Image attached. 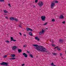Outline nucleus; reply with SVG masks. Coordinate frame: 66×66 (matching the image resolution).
Listing matches in <instances>:
<instances>
[{
	"label": "nucleus",
	"mask_w": 66,
	"mask_h": 66,
	"mask_svg": "<svg viewBox=\"0 0 66 66\" xmlns=\"http://www.w3.org/2000/svg\"><path fill=\"white\" fill-rule=\"evenodd\" d=\"M16 48L17 47L16 46H14L12 48V49L13 50H15V49H16Z\"/></svg>",
	"instance_id": "7"
},
{
	"label": "nucleus",
	"mask_w": 66,
	"mask_h": 66,
	"mask_svg": "<svg viewBox=\"0 0 66 66\" xmlns=\"http://www.w3.org/2000/svg\"><path fill=\"white\" fill-rule=\"evenodd\" d=\"M51 21L53 22H54L55 21V19H53Z\"/></svg>",
	"instance_id": "24"
},
{
	"label": "nucleus",
	"mask_w": 66,
	"mask_h": 66,
	"mask_svg": "<svg viewBox=\"0 0 66 66\" xmlns=\"http://www.w3.org/2000/svg\"><path fill=\"white\" fill-rule=\"evenodd\" d=\"M60 17H64V16H63V15H61L60 16Z\"/></svg>",
	"instance_id": "40"
},
{
	"label": "nucleus",
	"mask_w": 66,
	"mask_h": 66,
	"mask_svg": "<svg viewBox=\"0 0 66 66\" xmlns=\"http://www.w3.org/2000/svg\"><path fill=\"white\" fill-rule=\"evenodd\" d=\"M55 5V3H54L53 2V1L51 3V9H53V7H54Z\"/></svg>",
	"instance_id": "2"
},
{
	"label": "nucleus",
	"mask_w": 66,
	"mask_h": 66,
	"mask_svg": "<svg viewBox=\"0 0 66 66\" xmlns=\"http://www.w3.org/2000/svg\"><path fill=\"white\" fill-rule=\"evenodd\" d=\"M19 27H20V28H21V24H20L19 25Z\"/></svg>",
	"instance_id": "35"
},
{
	"label": "nucleus",
	"mask_w": 66,
	"mask_h": 66,
	"mask_svg": "<svg viewBox=\"0 0 66 66\" xmlns=\"http://www.w3.org/2000/svg\"><path fill=\"white\" fill-rule=\"evenodd\" d=\"M26 46H27V45H25L23 46L24 47H26Z\"/></svg>",
	"instance_id": "36"
},
{
	"label": "nucleus",
	"mask_w": 66,
	"mask_h": 66,
	"mask_svg": "<svg viewBox=\"0 0 66 66\" xmlns=\"http://www.w3.org/2000/svg\"><path fill=\"white\" fill-rule=\"evenodd\" d=\"M42 34H44L45 33V31H44V30L43 29H42Z\"/></svg>",
	"instance_id": "16"
},
{
	"label": "nucleus",
	"mask_w": 66,
	"mask_h": 66,
	"mask_svg": "<svg viewBox=\"0 0 66 66\" xmlns=\"http://www.w3.org/2000/svg\"><path fill=\"white\" fill-rule=\"evenodd\" d=\"M46 29H47V28H46Z\"/></svg>",
	"instance_id": "55"
},
{
	"label": "nucleus",
	"mask_w": 66,
	"mask_h": 66,
	"mask_svg": "<svg viewBox=\"0 0 66 66\" xmlns=\"http://www.w3.org/2000/svg\"><path fill=\"white\" fill-rule=\"evenodd\" d=\"M18 52H21V50L19 49H18Z\"/></svg>",
	"instance_id": "15"
},
{
	"label": "nucleus",
	"mask_w": 66,
	"mask_h": 66,
	"mask_svg": "<svg viewBox=\"0 0 66 66\" xmlns=\"http://www.w3.org/2000/svg\"><path fill=\"white\" fill-rule=\"evenodd\" d=\"M38 57V56H37V57Z\"/></svg>",
	"instance_id": "51"
},
{
	"label": "nucleus",
	"mask_w": 66,
	"mask_h": 66,
	"mask_svg": "<svg viewBox=\"0 0 66 66\" xmlns=\"http://www.w3.org/2000/svg\"><path fill=\"white\" fill-rule=\"evenodd\" d=\"M5 18H6V19H8V18L7 17H5Z\"/></svg>",
	"instance_id": "42"
},
{
	"label": "nucleus",
	"mask_w": 66,
	"mask_h": 66,
	"mask_svg": "<svg viewBox=\"0 0 66 66\" xmlns=\"http://www.w3.org/2000/svg\"><path fill=\"white\" fill-rule=\"evenodd\" d=\"M53 55H57V54L55 53H53Z\"/></svg>",
	"instance_id": "23"
},
{
	"label": "nucleus",
	"mask_w": 66,
	"mask_h": 66,
	"mask_svg": "<svg viewBox=\"0 0 66 66\" xmlns=\"http://www.w3.org/2000/svg\"><path fill=\"white\" fill-rule=\"evenodd\" d=\"M50 42H51V41L50 40Z\"/></svg>",
	"instance_id": "56"
},
{
	"label": "nucleus",
	"mask_w": 66,
	"mask_h": 66,
	"mask_svg": "<svg viewBox=\"0 0 66 66\" xmlns=\"http://www.w3.org/2000/svg\"><path fill=\"white\" fill-rule=\"evenodd\" d=\"M33 6V7H35V5H34Z\"/></svg>",
	"instance_id": "45"
},
{
	"label": "nucleus",
	"mask_w": 66,
	"mask_h": 66,
	"mask_svg": "<svg viewBox=\"0 0 66 66\" xmlns=\"http://www.w3.org/2000/svg\"><path fill=\"white\" fill-rule=\"evenodd\" d=\"M1 64V65H5L6 66H7L8 63H7L5 62H4L2 63Z\"/></svg>",
	"instance_id": "4"
},
{
	"label": "nucleus",
	"mask_w": 66,
	"mask_h": 66,
	"mask_svg": "<svg viewBox=\"0 0 66 66\" xmlns=\"http://www.w3.org/2000/svg\"><path fill=\"white\" fill-rule=\"evenodd\" d=\"M38 5L40 6V7H41L43 5H44V3L43 2H40L38 4Z\"/></svg>",
	"instance_id": "3"
},
{
	"label": "nucleus",
	"mask_w": 66,
	"mask_h": 66,
	"mask_svg": "<svg viewBox=\"0 0 66 66\" xmlns=\"http://www.w3.org/2000/svg\"><path fill=\"white\" fill-rule=\"evenodd\" d=\"M33 3H35V2H34Z\"/></svg>",
	"instance_id": "52"
},
{
	"label": "nucleus",
	"mask_w": 66,
	"mask_h": 66,
	"mask_svg": "<svg viewBox=\"0 0 66 66\" xmlns=\"http://www.w3.org/2000/svg\"><path fill=\"white\" fill-rule=\"evenodd\" d=\"M11 57H14L15 56V55L14 54H11Z\"/></svg>",
	"instance_id": "13"
},
{
	"label": "nucleus",
	"mask_w": 66,
	"mask_h": 66,
	"mask_svg": "<svg viewBox=\"0 0 66 66\" xmlns=\"http://www.w3.org/2000/svg\"><path fill=\"white\" fill-rule=\"evenodd\" d=\"M4 12L5 13H8V12L6 10H4Z\"/></svg>",
	"instance_id": "18"
},
{
	"label": "nucleus",
	"mask_w": 66,
	"mask_h": 66,
	"mask_svg": "<svg viewBox=\"0 0 66 66\" xmlns=\"http://www.w3.org/2000/svg\"><path fill=\"white\" fill-rule=\"evenodd\" d=\"M27 31H29L30 30V28H27Z\"/></svg>",
	"instance_id": "17"
},
{
	"label": "nucleus",
	"mask_w": 66,
	"mask_h": 66,
	"mask_svg": "<svg viewBox=\"0 0 66 66\" xmlns=\"http://www.w3.org/2000/svg\"><path fill=\"white\" fill-rule=\"evenodd\" d=\"M53 2H54L55 3H57L59 2H58V1H53Z\"/></svg>",
	"instance_id": "12"
},
{
	"label": "nucleus",
	"mask_w": 66,
	"mask_h": 66,
	"mask_svg": "<svg viewBox=\"0 0 66 66\" xmlns=\"http://www.w3.org/2000/svg\"><path fill=\"white\" fill-rule=\"evenodd\" d=\"M54 14H55V13H54Z\"/></svg>",
	"instance_id": "53"
},
{
	"label": "nucleus",
	"mask_w": 66,
	"mask_h": 66,
	"mask_svg": "<svg viewBox=\"0 0 66 66\" xmlns=\"http://www.w3.org/2000/svg\"><path fill=\"white\" fill-rule=\"evenodd\" d=\"M19 34L20 35H22V34H21V32H20Z\"/></svg>",
	"instance_id": "43"
},
{
	"label": "nucleus",
	"mask_w": 66,
	"mask_h": 66,
	"mask_svg": "<svg viewBox=\"0 0 66 66\" xmlns=\"http://www.w3.org/2000/svg\"><path fill=\"white\" fill-rule=\"evenodd\" d=\"M5 42H6V43H9L10 42L9 41H8V40H7L5 41Z\"/></svg>",
	"instance_id": "30"
},
{
	"label": "nucleus",
	"mask_w": 66,
	"mask_h": 66,
	"mask_svg": "<svg viewBox=\"0 0 66 66\" xmlns=\"http://www.w3.org/2000/svg\"><path fill=\"white\" fill-rule=\"evenodd\" d=\"M46 24H47V23H46L45 24H43V25L45 26V25H46Z\"/></svg>",
	"instance_id": "38"
},
{
	"label": "nucleus",
	"mask_w": 66,
	"mask_h": 66,
	"mask_svg": "<svg viewBox=\"0 0 66 66\" xmlns=\"http://www.w3.org/2000/svg\"><path fill=\"white\" fill-rule=\"evenodd\" d=\"M8 5H9V6H10V5H10V4H8Z\"/></svg>",
	"instance_id": "47"
},
{
	"label": "nucleus",
	"mask_w": 66,
	"mask_h": 66,
	"mask_svg": "<svg viewBox=\"0 0 66 66\" xmlns=\"http://www.w3.org/2000/svg\"><path fill=\"white\" fill-rule=\"evenodd\" d=\"M14 20H15V21L16 22H18V20L16 18H14Z\"/></svg>",
	"instance_id": "21"
},
{
	"label": "nucleus",
	"mask_w": 66,
	"mask_h": 66,
	"mask_svg": "<svg viewBox=\"0 0 66 66\" xmlns=\"http://www.w3.org/2000/svg\"><path fill=\"white\" fill-rule=\"evenodd\" d=\"M41 17H45V16H41Z\"/></svg>",
	"instance_id": "48"
},
{
	"label": "nucleus",
	"mask_w": 66,
	"mask_h": 66,
	"mask_svg": "<svg viewBox=\"0 0 66 66\" xmlns=\"http://www.w3.org/2000/svg\"><path fill=\"white\" fill-rule=\"evenodd\" d=\"M52 43H54V41L53 40H52Z\"/></svg>",
	"instance_id": "44"
},
{
	"label": "nucleus",
	"mask_w": 66,
	"mask_h": 66,
	"mask_svg": "<svg viewBox=\"0 0 66 66\" xmlns=\"http://www.w3.org/2000/svg\"><path fill=\"white\" fill-rule=\"evenodd\" d=\"M41 18L42 19V20L44 21L45 20V18H46V17H41Z\"/></svg>",
	"instance_id": "6"
},
{
	"label": "nucleus",
	"mask_w": 66,
	"mask_h": 66,
	"mask_svg": "<svg viewBox=\"0 0 66 66\" xmlns=\"http://www.w3.org/2000/svg\"><path fill=\"white\" fill-rule=\"evenodd\" d=\"M29 34L30 36H33V34H32V33L31 32L29 33Z\"/></svg>",
	"instance_id": "11"
},
{
	"label": "nucleus",
	"mask_w": 66,
	"mask_h": 66,
	"mask_svg": "<svg viewBox=\"0 0 66 66\" xmlns=\"http://www.w3.org/2000/svg\"><path fill=\"white\" fill-rule=\"evenodd\" d=\"M21 66H24V64H22Z\"/></svg>",
	"instance_id": "39"
},
{
	"label": "nucleus",
	"mask_w": 66,
	"mask_h": 66,
	"mask_svg": "<svg viewBox=\"0 0 66 66\" xmlns=\"http://www.w3.org/2000/svg\"><path fill=\"white\" fill-rule=\"evenodd\" d=\"M27 53H29V52H30L29 51H27Z\"/></svg>",
	"instance_id": "46"
},
{
	"label": "nucleus",
	"mask_w": 66,
	"mask_h": 66,
	"mask_svg": "<svg viewBox=\"0 0 66 66\" xmlns=\"http://www.w3.org/2000/svg\"><path fill=\"white\" fill-rule=\"evenodd\" d=\"M6 56H7V55H4V58H5V57H6Z\"/></svg>",
	"instance_id": "29"
},
{
	"label": "nucleus",
	"mask_w": 66,
	"mask_h": 66,
	"mask_svg": "<svg viewBox=\"0 0 66 66\" xmlns=\"http://www.w3.org/2000/svg\"><path fill=\"white\" fill-rule=\"evenodd\" d=\"M60 56H62V55H63V54H62V53H60Z\"/></svg>",
	"instance_id": "31"
},
{
	"label": "nucleus",
	"mask_w": 66,
	"mask_h": 66,
	"mask_svg": "<svg viewBox=\"0 0 66 66\" xmlns=\"http://www.w3.org/2000/svg\"><path fill=\"white\" fill-rule=\"evenodd\" d=\"M58 46H57L56 47H55L54 48V49H56V48H57H57H58Z\"/></svg>",
	"instance_id": "37"
},
{
	"label": "nucleus",
	"mask_w": 66,
	"mask_h": 66,
	"mask_svg": "<svg viewBox=\"0 0 66 66\" xmlns=\"http://www.w3.org/2000/svg\"><path fill=\"white\" fill-rule=\"evenodd\" d=\"M23 55H24L25 57H28V55L27 54H26L25 53H22Z\"/></svg>",
	"instance_id": "5"
},
{
	"label": "nucleus",
	"mask_w": 66,
	"mask_h": 66,
	"mask_svg": "<svg viewBox=\"0 0 66 66\" xmlns=\"http://www.w3.org/2000/svg\"><path fill=\"white\" fill-rule=\"evenodd\" d=\"M42 31H40L39 32V34L40 35H42Z\"/></svg>",
	"instance_id": "26"
},
{
	"label": "nucleus",
	"mask_w": 66,
	"mask_h": 66,
	"mask_svg": "<svg viewBox=\"0 0 66 66\" xmlns=\"http://www.w3.org/2000/svg\"><path fill=\"white\" fill-rule=\"evenodd\" d=\"M62 23H63V24H65V21H63L62 22Z\"/></svg>",
	"instance_id": "34"
},
{
	"label": "nucleus",
	"mask_w": 66,
	"mask_h": 66,
	"mask_svg": "<svg viewBox=\"0 0 66 66\" xmlns=\"http://www.w3.org/2000/svg\"><path fill=\"white\" fill-rule=\"evenodd\" d=\"M60 19H63L64 18V17H60Z\"/></svg>",
	"instance_id": "27"
},
{
	"label": "nucleus",
	"mask_w": 66,
	"mask_h": 66,
	"mask_svg": "<svg viewBox=\"0 0 66 66\" xmlns=\"http://www.w3.org/2000/svg\"><path fill=\"white\" fill-rule=\"evenodd\" d=\"M4 0H0V1L1 2H3L4 1Z\"/></svg>",
	"instance_id": "33"
},
{
	"label": "nucleus",
	"mask_w": 66,
	"mask_h": 66,
	"mask_svg": "<svg viewBox=\"0 0 66 66\" xmlns=\"http://www.w3.org/2000/svg\"><path fill=\"white\" fill-rule=\"evenodd\" d=\"M11 42H12V41H13V37H11Z\"/></svg>",
	"instance_id": "19"
},
{
	"label": "nucleus",
	"mask_w": 66,
	"mask_h": 66,
	"mask_svg": "<svg viewBox=\"0 0 66 66\" xmlns=\"http://www.w3.org/2000/svg\"><path fill=\"white\" fill-rule=\"evenodd\" d=\"M52 45L53 47H55V45H54V44H52Z\"/></svg>",
	"instance_id": "25"
},
{
	"label": "nucleus",
	"mask_w": 66,
	"mask_h": 66,
	"mask_svg": "<svg viewBox=\"0 0 66 66\" xmlns=\"http://www.w3.org/2000/svg\"><path fill=\"white\" fill-rule=\"evenodd\" d=\"M32 6V7L33 6Z\"/></svg>",
	"instance_id": "54"
},
{
	"label": "nucleus",
	"mask_w": 66,
	"mask_h": 66,
	"mask_svg": "<svg viewBox=\"0 0 66 66\" xmlns=\"http://www.w3.org/2000/svg\"><path fill=\"white\" fill-rule=\"evenodd\" d=\"M33 46L34 47H35L37 50H38V51H41V52H46V48L43 47V46H39L37 44H33ZM38 46V47H37Z\"/></svg>",
	"instance_id": "1"
},
{
	"label": "nucleus",
	"mask_w": 66,
	"mask_h": 66,
	"mask_svg": "<svg viewBox=\"0 0 66 66\" xmlns=\"http://www.w3.org/2000/svg\"><path fill=\"white\" fill-rule=\"evenodd\" d=\"M63 42H64V41H63V40H62V39L59 40V42L60 43H63Z\"/></svg>",
	"instance_id": "9"
},
{
	"label": "nucleus",
	"mask_w": 66,
	"mask_h": 66,
	"mask_svg": "<svg viewBox=\"0 0 66 66\" xmlns=\"http://www.w3.org/2000/svg\"><path fill=\"white\" fill-rule=\"evenodd\" d=\"M35 39H36V40H38V41H39V38H38L37 37H36L35 38Z\"/></svg>",
	"instance_id": "10"
},
{
	"label": "nucleus",
	"mask_w": 66,
	"mask_h": 66,
	"mask_svg": "<svg viewBox=\"0 0 66 66\" xmlns=\"http://www.w3.org/2000/svg\"><path fill=\"white\" fill-rule=\"evenodd\" d=\"M10 6V7H11V5H10V6Z\"/></svg>",
	"instance_id": "50"
},
{
	"label": "nucleus",
	"mask_w": 66,
	"mask_h": 66,
	"mask_svg": "<svg viewBox=\"0 0 66 66\" xmlns=\"http://www.w3.org/2000/svg\"><path fill=\"white\" fill-rule=\"evenodd\" d=\"M37 2H38V0H35V3H37Z\"/></svg>",
	"instance_id": "28"
},
{
	"label": "nucleus",
	"mask_w": 66,
	"mask_h": 66,
	"mask_svg": "<svg viewBox=\"0 0 66 66\" xmlns=\"http://www.w3.org/2000/svg\"><path fill=\"white\" fill-rule=\"evenodd\" d=\"M15 18L13 17H11L10 18V19L11 20L13 21L14 20V19Z\"/></svg>",
	"instance_id": "8"
},
{
	"label": "nucleus",
	"mask_w": 66,
	"mask_h": 66,
	"mask_svg": "<svg viewBox=\"0 0 66 66\" xmlns=\"http://www.w3.org/2000/svg\"><path fill=\"white\" fill-rule=\"evenodd\" d=\"M30 30L31 31H33V30L32 29H31L30 28Z\"/></svg>",
	"instance_id": "41"
},
{
	"label": "nucleus",
	"mask_w": 66,
	"mask_h": 66,
	"mask_svg": "<svg viewBox=\"0 0 66 66\" xmlns=\"http://www.w3.org/2000/svg\"><path fill=\"white\" fill-rule=\"evenodd\" d=\"M29 56H30V57H31L32 58H33V55H32V54H30Z\"/></svg>",
	"instance_id": "14"
},
{
	"label": "nucleus",
	"mask_w": 66,
	"mask_h": 66,
	"mask_svg": "<svg viewBox=\"0 0 66 66\" xmlns=\"http://www.w3.org/2000/svg\"><path fill=\"white\" fill-rule=\"evenodd\" d=\"M12 41L13 42H16V40L14 39H13Z\"/></svg>",
	"instance_id": "32"
},
{
	"label": "nucleus",
	"mask_w": 66,
	"mask_h": 66,
	"mask_svg": "<svg viewBox=\"0 0 66 66\" xmlns=\"http://www.w3.org/2000/svg\"><path fill=\"white\" fill-rule=\"evenodd\" d=\"M24 36H26V35H24Z\"/></svg>",
	"instance_id": "49"
},
{
	"label": "nucleus",
	"mask_w": 66,
	"mask_h": 66,
	"mask_svg": "<svg viewBox=\"0 0 66 66\" xmlns=\"http://www.w3.org/2000/svg\"><path fill=\"white\" fill-rule=\"evenodd\" d=\"M16 59V58H10V60H15Z\"/></svg>",
	"instance_id": "20"
},
{
	"label": "nucleus",
	"mask_w": 66,
	"mask_h": 66,
	"mask_svg": "<svg viewBox=\"0 0 66 66\" xmlns=\"http://www.w3.org/2000/svg\"><path fill=\"white\" fill-rule=\"evenodd\" d=\"M57 50H59V51H60L61 50V48H59L58 47H57Z\"/></svg>",
	"instance_id": "22"
}]
</instances>
